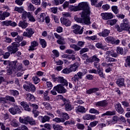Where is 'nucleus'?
<instances>
[{"mask_svg": "<svg viewBox=\"0 0 130 130\" xmlns=\"http://www.w3.org/2000/svg\"><path fill=\"white\" fill-rule=\"evenodd\" d=\"M60 21L62 25H65L67 27H69V26L71 25V21L67 18H65V17L61 18Z\"/></svg>", "mask_w": 130, "mask_h": 130, "instance_id": "obj_24", "label": "nucleus"}, {"mask_svg": "<svg viewBox=\"0 0 130 130\" xmlns=\"http://www.w3.org/2000/svg\"><path fill=\"white\" fill-rule=\"evenodd\" d=\"M116 84L119 87L124 86V79L120 78L116 81Z\"/></svg>", "mask_w": 130, "mask_h": 130, "instance_id": "obj_33", "label": "nucleus"}, {"mask_svg": "<svg viewBox=\"0 0 130 130\" xmlns=\"http://www.w3.org/2000/svg\"><path fill=\"white\" fill-rule=\"evenodd\" d=\"M87 62H94L93 66L95 68L100 66L99 62H100V59L97 57L96 55H93L88 59H86Z\"/></svg>", "mask_w": 130, "mask_h": 130, "instance_id": "obj_6", "label": "nucleus"}, {"mask_svg": "<svg viewBox=\"0 0 130 130\" xmlns=\"http://www.w3.org/2000/svg\"><path fill=\"white\" fill-rule=\"evenodd\" d=\"M101 16L102 17L103 20H110L113 19V14L111 12H106L101 13Z\"/></svg>", "mask_w": 130, "mask_h": 130, "instance_id": "obj_12", "label": "nucleus"}, {"mask_svg": "<svg viewBox=\"0 0 130 130\" xmlns=\"http://www.w3.org/2000/svg\"><path fill=\"white\" fill-rule=\"evenodd\" d=\"M106 54H108V55H111V56H112V57H116L117 56V53H115L113 50L107 51L106 52Z\"/></svg>", "mask_w": 130, "mask_h": 130, "instance_id": "obj_36", "label": "nucleus"}, {"mask_svg": "<svg viewBox=\"0 0 130 130\" xmlns=\"http://www.w3.org/2000/svg\"><path fill=\"white\" fill-rule=\"evenodd\" d=\"M54 89L57 93H59V94H64V93H67V90L61 84H58L54 87Z\"/></svg>", "mask_w": 130, "mask_h": 130, "instance_id": "obj_13", "label": "nucleus"}, {"mask_svg": "<svg viewBox=\"0 0 130 130\" xmlns=\"http://www.w3.org/2000/svg\"><path fill=\"white\" fill-rule=\"evenodd\" d=\"M10 93L11 94V95L14 96V97H17L19 96V91L16 90H10Z\"/></svg>", "mask_w": 130, "mask_h": 130, "instance_id": "obj_41", "label": "nucleus"}, {"mask_svg": "<svg viewBox=\"0 0 130 130\" xmlns=\"http://www.w3.org/2000/svg\"><path fill=\"white\" fill-rule=\"evenodd\" d=\"M89 112V113H91L92 114H100V112L94 108L90 109Z\"/></svg>", "mask_w": 130, "mask_h": 130, "instance_id": "obj_46", "label": "nucleus"}, {"mask_svg": "<svg viewBox=\"0 0 130 130\" xmlns=\"http://www.w3.org/2000/svg\"><path fill=\"white\" fill-rule=\"evenodd\" d=\"M118 120H119V117H118L117 116H114L112 119L111 123L114 124L115 123H116Z\"/></svg>", "mask_w": 130, "mask_h": 130, "instance_id": "obj_49", "label": "nucleus"}, {"mask_svg": "<svg viewBox=\"0 0 130 130\" xmlns=\"http://www.w3.org/2000/svg\"><path fill=\"white\" fill-rule=\"evenodd\" d=\"M23 88L25 89L27 92H31V93H34L36 91V87L34 84L29 83L28 85L24 84L23 85Z\"/></svg>", "mask_w": 130, "mask_h": 130, "instance_id": "obj_8", "label": "nucleus"}, {"mask_svg": "<svg viewBox=\"0 0 130 130\" xmlns=\"http://www.w3.org/2000/svg\"><path fill=\"white\" fill-rule=\"evenodd\" d=\"M20 105L22 106L23 108L25 110V111H31V109L29 107V105L25 102H21L20 103Z\"/></svg>", "mask_w": 130, "mask_h": 130, "instance_id": "obj_27", "label": "nucleus"}, {"mask_svg": "<svg viewBox=\"0 0 130 130\" xmlns=\"http://www.w3.org/2000/svg\"><path fill=\"white\" fill-rule=\"evenodd\" d=\"M116 114V111H107L106 113L102 114V116H105L106 115H115Z\"/></svg>", "mask_w": 130, "mask_h": 130, "instance_id": "obj_38", "label": "nucleus"}, {"mask_svg": "<svg viewBox=\"0 0 130 130\" xmlns=\"http://www.w3.org/2000/svg\"><path fill=\"white\" fill-rule=\"evenodd\" d=\"M117 22V20L114 19H112L111 20L109 21V23L111 26H113V25H115L116 24V22Z\"/></svg>", "mask_w": 130, "mask_h": 130, "instance_id": "obj_62", "label": "nucleus"}, {"mask_svg": "<svg viewBox=\"0 0 130 130\" xmlns=\"http://www.w3.org/2000/svg\"><path fill=\"white\" fill-rule=\"evenodd\" d=\"M115 109L120 114H122V113L124 112V110H123V108L121 107V104H120V103L116 104L115 105Z\"/></svg>", "mask_w": 130, "mask_h": 130, "instance_id": "obj_22", "label": "nucleus"}, {"mask_svg": "<svg viewBox=\"0 0 130 130\" xmlns=\"http://www.w3.org/2000/svg\"><path fill=\"white\" fill-rule=\"evenodd\" d=\"M72 28L73 29V33L76 35H82L84 32V27L81 28V26L78 24L73 25Z\"/></svg>", "mask_w": 130, "mask_h": 130, "instance_id": "obj_7", "label": "nucleus"}, {"mask_svg": "<svg viewBox=\"0 0 130 130\" xmlns=\"http://www.w3.org/2000/svg\"><path fill=\"white\" fill-rule=\"evenodd\" d=\"M8 110L13 115L21 113V110L17 105H14L13 107L9 108Z\"/></svg>", "mask_w": 130, "mask_h": 130, "instance_id": "obj_9", "label": "nucleus"}, {"mask_svg": "<svg viewBox=\"0 0 130 130\" xmlns=\"http://www.w3.org/2000/svg\"><path fill=\"white\" fill-rule=\"evenodd\" d=\"M32 80L35 85H37V84H39V83H40V78H39L37 76L32 77Z\"/></svg>", "mask_w": 130, "mask_h": 130, "instance_id": "obj_42", "label": "nucleus"}, {"mask_svg": "<svg viewBox=\"0 0 130 130\" xmlns=\"http://www.w3.org/2000/svg\"><path fill=\"white\" fill-rule=\"evenodd\" d=\"M70 47L71 48H73L74 49L75 51H78L81 49V48L78 45H75V44H71L70 45Z\"/></svg>", "mask_w": 130, "mask_h": 130, "instance_id": "obj_47", "label": "nucleus"}, {"mask_svg": "<svg viewBox=\"0 0 130 130\" xmlns=\"http://www.w3.org/2000/svg\"><path fill=\"white\" fill-rule=\"evenodd\" d=\"M15 12H18V13H22L24 11V8L22 7H15L14 9Z\"/></svg>", "mask_w": 130, "mask_h": 130, "instance_id": "obj_51", "label": "nucleus"}, {"mask_svg": "<svg viewBox=\"0 0 130 130\" xmlns=\"http://www.w3.org/2000/svg\"><path fill=\"white\" fill-rule=\"evenodd\" d=\"M90 10L87 11L82 12L81 14V18H78L77 17H74V20L78 23H81L83 25H90L91 21H90Z\"/></svg>", "mask_w": 130, "mask_h": 130, "instance_id": "obj_1", "label": "nucleus"}, {"mask_svg": "<svg viewBox=\"0 0 130 130\" xmlns=\"http://www.w3.org/2000/svg\"><path fill=\"white\" fill-rule=\"evenodd\" d=\"M62 101L64 102V105L65 106V110L66 111H71L72 109H74V107L71 104V102L67 101L65 98H62Z\"/></svg>", "mask_w": 130, "mask_h": 130, "instance_id": "obj_10", "label": "nucleus"}, {"mask_svg": "<svg viewBox=\"0 0 130 130\" xmlns=\"http://www.w3.org/2000/svg\"><path fill=\"white\" fill-rule=\"evenodd\" d=\"M63 74H70L72 73L70 68H65L62 70Z\"/></svg>", "mask_w": 130, "mask_h": 130, "instance_id": "obj_61", "label": "nucleus"}, {"mask_svg": "<svg viewBox=\"0 0 130 130\" xmlns=\"http://www.w3.org/2000/svg\"><path fill=\"white\" fill-rule=\"evenodd\" d=\"M18 26L22 29H26L28 27V23L26 22L25 20L20 21L18 23Z\"/></svg>", "mask_w": 130, "mask_h": 130, "instance_id": "obj_31", "label": "nucleus"}, {"mask_svg": "<svg viewBox=\"0 0 130 130\" xmlns=\"http://www.w3.org/2000/svg\"><path fill=\"white\" fill-rule=\"evenodd\" d=\"M111 9L112 12L114 13V14H117L119 13V10H118V7L116 6H113L111 7Z\"/></svg>", "mask_w": 130, "mask_h": 130, "instance_id": "obj_45", "label": "nucleus"}, {"mask_svg": "<svg viewBox=\"0 0 130 130\" xmlns=\"http://www.w3.org/2000/svg\"><path fill=\"white\" fill-rule=\"evenodd\" d=\"M2 24L3 26H11V27H16V26H18V24L15 22H13L11 20H6L3 21Z\"/></svg>", "mask_w": 130, "mask_h": 130, "instance_id": "obj_15", "label": "nucleus"}, {"mask_svg": "<svg viewBox=\"0 0 130 130\" xmlns=\"http://www.w3.org/2000/svg\"><path fill=\"white\" fill-rule=\"evenodd\" d=\"M120 28L123 31H127L128 28V20L127 19L123 20V23L120 24Z\"/></svg>", "mask_w": 130, "mask_h": 130, "instance_id": "obj_17", "label": "nucleus"}, {"mask_svg": "<svg viewBox=\"0 0 130 130\" xmlns=\"http://www.w3.org/2000/svg\"><path fill=\"white\" fill-rule=\"evenodd\" d=\"M99 91V88L97 87L92 88L88 89L86 91V93L89 95L91 94H93V93H96V92H98Z\"/></svg>", "mask_w": 130, "mask_h": 130, "instance_id": "obj_32", "label": "nucleus"}, {"mask_svg": "<svg viewBox=\"0 0 130 130\" xmlns=\"http://www.w3.org/2000/svg\"><path fill=\"white\" fill-rule=\"evenodd\" d=\"M28 11H30L31 12H34L36 10V8L34 7L32 4L30 3L27 6Z\"/></svg>", "mask_w": 130, "mask_h": 130, "instance_id": "obj_43", "label": "nucleus"}, {"mask_svg": "<svg viewBox=\"0 0 130 130\" xmlns=\"http://www.w3.org/2000/svg\"><path fill=\"white\" fill-rule=\"evenodd\" d=\"M61 117L62 118H58L56 117L52 119L53 121L56 122L57 123H60V122L63 123L66 120H68V119H70V116L69 114L67 113H62L61 114Z\"/></svg>", "mask_w": 130, "mask_h": 130, "instance_id": "obj_5", "label": "nucleus"}, {"mask_svg": "<svg viewBox=\"0 0 130 130\" xmlns=\"http://www.w3.org/2000/svg\"><path fill=\"white\" fill-rule=\"evenodd\" d=\"M28 15H29V12H27L26 11H23L22 12V18L23 20H25V19H26V18H27V17L28 18Z\"/></svg>", "mask_w": 130, "mask_h": 130, "instance_id": "obj_58", "label": "nucleus"}, {"mask_svg": "<svg viewBox=\"0 0 130 130\" xmlns=\"http://www.w3.org/2000/svg\"><path fill=\"white\" fill-rule=\"evenodd\" d=\"M96 115L86 114L83 116V119L84 120H95L96 119Z\"/></svg>", "mask_w": 130, "mask_h": 130, "instance_id": "obj_19", "label": "nucleus"}, {"mask_svg": "<svg viewBox=\"0 0 130 130\" xmlns=\"http://www.w3.org/2000/svg\"><path fill=\"white\" fill-rule=\"evenodd\" d=\"M31 3L36 6H40L41 4V0H31Z\"/></svg>", "mask_w": 130, "mask_h": 130, "instance_id": "obj_57", "label": "nucleus"}, {"mask_svg": "<svg viewBox=\"0 0 130 130\" xmlns=\"http://www.w3.org/2000/svg\"><path fill=\"white\" fill-rule=\"evenodd\" d=\"M71 11L77 12V11H83L82 12H87L90 10L89 3L87 2H82L79 4L78 6H71L70 8Z\"/></svg>", "mask_w": 130, "mask_h": 130, "instance_id": "obj_3", "label": "nucleus"}, {"mask_svg": "<svg viewBox=\"0 0 130 130\" xmlns=\"http://www.w3.org/2000/svg\"><path fill=\"white\" fill-rule=\"evenodd\" d=\"M99 121H93L91 122L89 124V126L90 127H95L97 124H98Z\"/></svg>", "mask_w": 130, "mask_h": 130, "instance_id": "obj_55", "label": "nucleus"}, {"mask_svg": "<svg viewBox=\"0 0 130 130\" xmlns=\"http://www.w3.org/2000/svg\"><path fill=\"white\" fill-rule=\"evenodd\" d=\"M39 118H41L43 123L49 122V121H50V117H49L47 115H45L44 116H40Z\"/></svg>", "mask_w": 130, "mask_h": 130, "instance_id": "obj_29", "label": "nucleus"}, {"mask_svg": "<svg viewBox=\"0 0 130 130\" xmlns=\"http://www.w3.org/2000/svg\"><path fill=\"white\" fill-rule=\"evenodd\" d=\"M6 100H7V102H8V101H10L11 102H13V103L15 102V98L10 95L6 96Z\"/></svg>", "mask_w": 130, "mask_h": 130, "instance_id": "obj_53", "label": "nucleus"}, {"mask_svg": "<svg viewBox=\"0 0 130 130\" xmlns=\"http://www.w3.org/2000/svg\"><path fill=\"white\" fill-rule=\"evenodd\" d=\"M78 68H79V63L78 62L74 63V64L70 65V71H71V73L72 72H76L78 70Z\"/></svg>", "mask_w": 130, "mask_h": 130, "instance_id": "obj_30", "label": "nucleus"}, {"mask_svg": "<svg viewBox=\"0 0 130 130\" xmlns=\"http://www.w3.org/2000/svg\"><path fill=\"white\" fill-rule=\"evenodd\" d=\"M40 44L42 45V48H45L47 46V43L45 40L43 39H40Z\"/></svg>", "mask_w": 130, "mask_h": 130, "instance_id": "obj_37", "label": "nucleus"}, {"mask_svg": "<svg viewBox=\"0 0 130 130\" xmlns=\"http://www.w3.org/2000/svg\"><path fill=\"white\" fill-rule=\"evenodd\" d=\"M84 76V73L79 72L75 74L73 77L72 78V81L73 83H77L79 81L80 79H82V77Z\"/></svg>", "mask_w": 130, "mask_h": 130, "instance_id": "obj_14", "label": "nucleus"}, {"mask_svg": "<svg viewBox=\"0 0 130 130\" xmlns=\"http://www.w3.org/2000/svg\"><path fill=\"white\" fill-rule=\"evenodd\" d=\"M0 103H3V104L8 103V102H7V96L5 98L0 97Z\"/></svg>", "mask_w": 130, "mask_h": 130, "instance_id": "obj_59", "label": "nucleus"}, {"mask_svg": "<svg viewBox=\"0 0 130 130\" xmlns=\"http://www.w3.org/2000/svg\"><path fill=\"white\" fill-rule=\"evenodd\" d=\"M117 54H122L123 53V49L121 47H117L116 48Z\"/></svg>", "mask_w": 130, "mask_h": 130, "instance_id": "obj_54", "label": "nucleus"}, {"mask_svg": "<svg viewBox=\"0 0 130 130\" xmlns=\"http://www.w3.org/2000/svg\"><path fill=\"white\" fill-rule=\"evenodd\" d=\"M110 34V30L105 29L101 32L99 33L100 36L102 37H107Z\"/></svg>", "mask_w": 130, "mask_h": 130, "instance_id": "obj_25", "label": "nucleus"}, {"mask_svg": "<svg viewBox=\"0 0 130 130\" xmlns=\"http://www.w3.org/2000/svg\"><path fill=\"white\" fill-rule=\"evenodd\" d=\"M124 66L126 68L130 67V55L126 57Z\"/></svg>", "mask_w": 130, "mask_h": 130, "instance_id": "obj_44", "label": "nucleus"}, {"mask_svg": "<svg viewBox=\"0 0 130 130\" xmlns=\"http://www.w3.org/2000/svg\"><path fill=\"white\" fill-rule=\"evenodd\" d=\"M75 120L73 119L69 120L68 121L64 122L63 124L64 125H72V124H75Z\"/></svg>", "mask_w": 130, "mask_h": 130, "instance_id": "obj_48", "label": "nucleus"}, {"mask_svg": "<svg viewBox=\"0 0 130 130\" xmlns=\"http://www.w3.org/2000/svg\"><path fill=\"white\" fill-rule=\"evenodd\" d=\"M13 73H15V71L13 70V68L11 65V67L9 68L8 69H7V74L8 75H12Z\"/></svg>", "mask_w": 130, "mask_h": 130, "instance_id": "obj_63", "label": "nucleus"}, {"mask_svg": "<svg viewBox=\"0 0 130 130\" xmlns=\"http://www.w3.org/2000/svg\"><path fill=\"white\" fill-rule=\"evenodd\" d=\"M114 39H115L113 38V37H108L105 39V40L107 43H111V44H113Z\"/></svg>", "mask_w": 130, "mask_h": 130, "instance_id": "obj_35", "label": "nucleus"}, {"mask_svg": "<svg viewBox=\"0 0 130 130\" xmlns=\"http://www.w3.org/2000/svg\"><path fill=\"white\" fill-rule=\"evenodd\" d=\"M97 69V71L99 76H101V78H104V75L103 74V71L102 69H100V65L95 67Z\"/></svg>", "mask_w": 130, "mask_h": 130, "instance_id": "obj_40", "label": "nucleus"}, {"mask_svg": "<svg viewBox=\"0 0 130 130\" xmlns=\"http://www.w3.org/2000/svg\"><path fill=\"white\" fill-rule=\"evenodd\" d=\"M76 112L77 113H86L87 112V110L86 108L83 106H79L76 108Z\"/></svg>", "mask_w": 130, "mask_h": 130, "instance_id": "obj_23", "label": "nucleus"}, {"mask_svg": "<svg viewBox=\"0 0 130 130\" xmlns=\"http://www.w3.org/2000/svg\"><path fill=\"white\" fill-rule=\"evenodd\" d=\"M42 104L47 110H50L52 108L51 105L48 102H45L43 103Z\"/></svg>", "mask_w": 130, "mask_h": 130, "instance_id": "obj_39", "label": "nucleus"}, {"mask_svg": "<svg viewBox=\"0 0 130 130\" xmlns=\"http://www.w3.org/2000/svg\"><path fill=\"white\" fill-rule=\"evenodd\" d=\"M11 63L14 74H16L18 71H23L24 70L23 64L18 62L17 60L12 61Z\"/></svg>", "mask_w": 130, "mask_h": 130, "instance_id": "obj_4", "label": "nucleus"}, {"mask_svg": "<svg viewBox=\"0 0 130 130\" xmlns=\"http://www.w3.org/2000/svg\"><path fill=\"white\" fill-rule=\"evenodd\" d=\"M30 46H29V48L28 50H35V47H37L38 45H39V43L36 41H34L30 43Z\"/></svg>", "mask_w": 130, "mask_h": 130, "instance_id": "obj_26", "label": "nucleus"}, {"mask_svg": "<svg viewBox=\"0 0 130 130\" xmlns=\"http://www.w3.org/2000/svg\"><path fill=\"white\" fill-rule=\"evenodd\" d=\"M8 17H10V13L5 12L3 13L2 15L0 16V20L1 21L6 20V18H8Z\"/></svg>", "mask_w": 130, "mask_h": 130, "instance_id": "obj_34", "label": "nucleus"}, {"mask_svg": "<svg viewBox=\"0 0 130 130\" xmlns=\"http://www.w3.org/2000/svg\"><path fill=\"white\" fill-rule=\"evenodd\" d=\"M24 40V37L23 36H20L18 35L16 38H15V41L16 42H13L12 43V46H8L7 48V49L9 52H11V54H13L14 53H16L18 50H19V48L18 47H20V42L23 41Z\"/></svg>", "mask_w": 130, "mask_h": 130, "instance_id": "obj_2", "label": "nucleus"}, {"mask_svg": "<svg viewBox=\"0 0 130 130\" xmlns=\"http://www.w3.org/2000/svg\"><path fill=\"white\" fill-rule=\"evenodd\" d=\"M66 0H54L56 6H59V4L62 5Z\"/></svg>", "mask_w": 130, "mask_h": 130, "instance_id": "obj_56", "label": "nucleus"}, {"mask_svg": "<svg viewBox=\"0 0 130 130\" xmlns=\"http://www.w3.org/2000/svg\"><path fill=\"white\" fill-rule=\"evenodd\" d=\"M25 123L26 124H30V125H35L36 124V122H35V120L33 119V118L27 116L25 117Z\"/></svg>", "mask_w": 130, "mask_h": 130, "instance_id": "obj_21", "label": "nucleus"}, {"mask_svg": "<svg viewBox=\"0 0 130 130\" xmlns=\"http://www.w3.org/2000/svg\"><path fill=\"white\" fill-rule=\"evenodd\" d=\"M77 127L78 129L83 130L85 128V125L81 123H78L77 124Z\"/></svg>", "mask_w": 130, "mask_h": 130, "instance_id": "obj_60", "label": "nucleus"}, {"mask_svg": "<svg viewBox=\"0 0 130 130\" xmlns=\"http://www.w3.org/2000/svg\"><path fill=\"white\" fill-rule=\"evenodd\" d=\"M27 18L30 22H35V21H36L34 16H33L30 12H28V17Z\"/></svg>", "mask_w": 130, "mask_h": 130, "instance_id": "obj_50", "label": "nucleus"}, {"mask_svg": "<svg viewBox=\"0 0 130 130\" xmlns=\"http://www.w3.org/2000/svg\"><path fill=\"white\" fill-rule=\"evenodd\" d=\"M26 31H24L22 35L24 37H27L28 38H31L32 35L34 34V30L31 28H27L25 29Z\"/></svg>", "mask_w": 130, "mask_h": 130, "instance_id": "obj_11", "label": "nucleus"}, {"mask_svg": "<svg viewBox=\"0 0 130 130\" xmlns=\"http://www.w3.org/2000/svg\"><path fill=\"white\" fill-rule=\"evenodd\" d=\"M45 13H41L40 15H38L36 16V19L39 23H43L45 20Z\"/></svg>", "mask_w": 130, "mask_h": 130, "instance_id": "obj_20", "label": "nucleus"}, {"mask_svg": "<svg viewBox=\"0 0 130 130\" xmlns=\"http://www.w3.org/2000/svg\"><path fill=\"white\" fill-rule=\"evenodd\" d=\"M96 107H106L108 106V102L106 100H103L95 103Z\"/></svg>", "mask_w": 130, "mask_h": 130, "instance_id": "obj_16", "label": "nucleus"}, {"mask_svg": "<svg viewBox=\"0 0 130 130\" xmlns=\"http://www.w3.org/2000/svg\"><path fill=\"white\" fill-rule=\"evenodd\" d=\"M95 46L97 48H100L101 49H102L104 48V46L101 43H98L95 44Z\"/></svg>", "mask_w": 130, "mask_h": 130, "instance_id": "obj_64", "label": "nucleus"}, {"mask_svg": "<svg viewBox=\"0 0 130 130\" xmlns=\"http://www.w3.org/2000/svg\"><path fill=\"white\" fill-rule=\"evenodd\" d=\"M25 99L28 101H35V96L31 93H26L25 95Z\"/></svg>", "mask_w": 130, "mask_h": 130, "instance_id": "obj_28", "label": "nucleus"}, {"mask_svg": "<svg viewBox=\"0 0 130 130\" xmlns=\"http://www.w3.org/2000/svg\"><path fill=\"white\" fill-rule=\"evenodd\" d=\"M53 128H54V130H62V129L63 128V127H62V126H60L59 124H57V125L53 124Z\"/></svg>", "mask_w": 130, "mask_h": 130, "instance_id": "obj_52", "label": "nucleus"}, {"mask_svg": "<svg viewBox=\"0 0 130 130\" xmlns=\"http://www.w3.org/2000/svg\"><path fill=\"white\" fill-rule=\"evenodd\" d=\"M57 82L61 84L62 86H66V87H68L69 85V83L68 82V81H67V79H65L62 77H58L57 78Z\"/></svg>", "mask_w": 130, "mask_h": 130, "instance_id": "obj_18", "label": "nucleus"}]
</instances>
